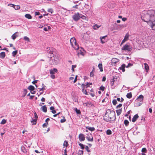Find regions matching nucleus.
Wrapping results in <instances>:
<instances>
[{
	"label": "nucleus",
	"mask_w": 155,
	"mask_h": 155,
	"mask_svg": "<svg viewBox=\"0 0 155 155\" xmlns=\"http://www.w3.org/2000/svg\"><path fill=\"white\" fill-rule=\"evenodd\" d=\"M141 18L144 21L151 22V27L155 30V11L153 10L144 11L142 13Z\"/></svg>",
	"instance_id": "1"
},
{
	"label": "nucleus",
	"mask_w": 155,
	"mask_h": 155,
	"mask_svg": "<svg viewBox=\"0 0 155 155\" xmlns=\"http://www.w3.org/2000/svg\"><path fill=\"white\" fill-rule=\"evenodd\" d=\"M104 119L107 121H113L116 120L115 113L113 111H107L104 116Z\"/></svg>",
	"instance_id": "2"
},
{
	"label": "nucleus",
	"mask_w": 155,
	"mask_h": 155,
	"mask_svg": "<svg viewBox=\"0 0 155 155\" xmlns=\"http://www.w3.org/2000/svg\"><path fill=\"white\" fill-rule=\"evenodd\" d=\"M70 43L72 47L75 50L79 48V45L76 42V39L74 37L72 38L70 40Z\"/></svg>",
	"instance_id": "3"
},
{
	"label": "nucleus",
	"mask_w": 155,
	"mask_h": 155,
	"mask_svg": "<svg viewBox=\"0 0 155 155\" xmlns=\"http://www.w3.org/2000/svg\"><path fill=\"white\" fill-rule=\"evenodd\" d=\"M53 59L51 57L50 60V63L51 64L56 65L58 63L59 60L57 58L54 57V61H51V60L52 61Z\"/></svg>",
	"instance_id": "4"
},
{
	"label": "nucleus",
	"mask_w": 155,
	"mask_h": 155,
	"mask_svg": "<svg viewBox=\"0 0 155 155\" xmlns=\"http://www.w3.org/2000/svg\"><path fill=\"white\" fill-rule=\"evenodd\" d=\"M72 18L75 21H78L80 19V15L79 12L75 13L72 16Z\"/></svg>",
	"instance_id": "5"
},
{
	"label": "nucleus",
	"mask_w": 155,
	"mask_h": 155,
	"mask_svg": "<svg viewBox=\"0 0 155 155\" xmlns=\"http://www.w3.org/2000/svg\"><path fill=\"white\" fill-rule=\"evenodd\" d=\"M121 49L122 50L130 51L132 50V49L130 45L126 44Z\"/></svg>",
	"instance_id": "6"
},
{
	"label": "nucleus",
	"mask_w": 155,
	"mask_h": 155,
	"mask_svg": "<svg viewBox=\"0 0 155 155\" xmlns=\"http://www.w3.org/2000/svg\"><path fill=\"white\" fill-rule=\"evenodd\" d=\"M77 52L78 55L79 56L80 55L84 56V53L83 52L84 49L82 48H79L77 49Z\"/></svg>",
	"instance_id": "7"
},
{
	"label": "nucleus",
	"mask_w": 155,
	"mask_h": 155,
	"mask_svg": "<svg viewBox=\"0 0 155 155\" xmlns=\"http://www.w3.org/2000/svg\"><path fill=\"white\" fill-rule=\"evenodd\" d=\"M143 96L142 95H140L137 98V100L139 101L141 103H140V104L139 105V106L141 104H142V102L143 100Z\"/></svg>",
	"instance_id": "8"
},
{
	"label": "nucleus",
	"mask_w": 155,
	"mask_h": 155,
	"mask_svg": "<svg viewBox=\"0 0 155 155\" xmlns=\"http://www.w3.org/2000/svg\"><path fill=\"white\" fill-rule=\"evenodd\" d=\"M119 61V60L118 59L115 58H113L111 60V64L112 65H114L115 64L118 62Z\"/></svg>",
	"instance_id": "9"
},
{
	"label": "nucleus",
	"mask_w": 155,
	"mask_h": 155,
	"mask_svg": "<svg viewBox=\"0 0 155 155\" xmlns=\"http://www.w3.org/2000/svg\"><path fill=\"white\" fill-rule=\"evenodd\" d=\"M78 138L80 141H84L85 139L84 135L82 134H79Z\"/></svg>",
	"instance_id": "10"
},
{
	"label": "nucleus",
	"mask_w": 155,
	"mask_h": 155,
	"mask_svg": "<svg viewBox=\"0 0 155 155\" xmlns=\"http://www.w3.org/2000/svg\"><path fill=\"white\" fill-rule=\"evenodd\" d=\"M58 71L56 68H54L53 69H51L50 70V74H54L55 73H57Z\"/></svg>",
	"instance_id": "11"
},
{
	"label": "nucleus",
	"mask_w": 155,
	"mask_h": 155,
	"mask_svg": "<svg viewBox=\"0 0 155 155\" xmlns=\"http://www.w3.org/2000/svg\"><path fill=\"white\" fill-rule=\"evenodd\" d=\"M138 117L139 116L137 114L135 115L133 117L132 120V121L133 122H135L137 120Z\"/></svg>",
	"instance_id": "12"
},
{
	"label": "nucleus",
	"mask_w": 155,
	"mask_h": 155,
	"mask_svg": "<svg viewBox=\"0 0 155 155\" xmlns=\"http://www.w3.org/2000/svg\"><path fill=\"white\" fill-rule=\"evenodd\" d=\"M86 138L89 141H93V138L91 134H90V136L86 137Z\"/></svg>",
	"instance_id": "13"
},
{
	"label": "nucleus",
	"mask_w": 155,
	"mask_h": 155,
	"mask_svg": "<svg viewBox=\"0 0 155 155\" xmlns=\"http://www.w3.org/2000/svg\"><path fill=\"white\" fill-rule=\"evenodd\" d=\"M125 65L124 64H123L119 68V69L122 70L123 72L125 71Z\"/></svg>",
	"instance_id": "14"
},
{
	"label": "nucleus",
	"mask_w": 155,
	"mask_h": 155,
	"mask_svg": "<svg viewBox=\"0 0 155 155\" xmlns=\"http://www.w3.org/2000/svg\"><path fill=\"white\" fill-rule=\"evenodd\" d=\"M48 50L47 51V52L51 54H53V50L52 48H47Z\"/></svg>",
	"instance_id": "15"
},
{
	"label": "nucleus",
	"mask_w": 155,
	"mask_h": 155,
	"mask_svg": "<svg viewBox=\"0 0 155 155\" xmlns=\"http://www.w3.org/2000/svg\"><path fill=\"white\" fill-rule=\"evenodd\" d=\"M5 53L2 52L0 53V58L3 59L5 58Z\"/></svg>",
	"instance_id": "16"
},
{
	"label": "nucleus",
	"mask_w": 155,
	"mask_h": 155,
	"mask_svg": "<svg viewBox=\"0 0 155 155\" xmlns=\"http://www.w3.org/2000/svg\"><path fill=\"white\" fill-rule=\"evenodd\" d=\"M25 17L28 19H31L32 18V16L30 14H27L25 15Z\"/></svg>",
	"instance_id": "17"
},
{
	"label": "nucleus",
	"mask_w": 155,
	"mask_h": 155,
	"mask_svg": "<svg viewBox=\"0 0 155 155\" xmlns=\"http://www.w3.org/2000/svg\"><path fill=\"white\" fill-rule=\"evenodd\" d=\"M41 109L42 111L45 112H46L47 111V108L46 105L43 106L41 107Z\"/></svg>",
	"instance_id": "18"
},
{
	"label": "nucleus",
	"mask_w": 155,
	"mask_h": 155,
	"mask_svg": "<svg viewBox=\"0 0 155 155\" xmlns=\"http://www.w3.org/2000/svg\"><path fill=\"white\" fill-rule=\"evenodd\" d=\"M107 37V35L104 36L103 37H100V39L101 40V42L102 44H104L105 43V41L103 40V39H104L105 38Z\"/></svg>",
	"instance_id": "19"
},
{
	"label": "nucleus",
	"mask_w": 155,
	"mask_h": 155,
	"mask_svg": "<svg viewBox=\"0 0 155 155\" xmlns=\"http://www.w3.org/2000/svg\"><path fill=\"white\" fill-rule=\"evenodd\" d=\"M98 67L100 69V71L101 72H102L103 71L102 64H101V63L99 64L98 65Z\"/></svg>",
	"instance_id": "20"
},
{
	"label": "nucleus",
	"mask_w": 155,
	"mask_h": 155,
	"mask_svg": "<svg viewBox=\"0 0 155 155\" xmlns=\"http://www.w3.org/2000/svg\"><path fill=\"white\" fill-rule=\"evenodd\" d=\"M121 112H122V109H120L119 110H116V113H117V116H119V115H120L121 114Z\"/></svg>",
	"instance_id": "21"
},
{
	"label": "nucleus",
	"mask_w": 155,
	"mask_h": 155,
	"mask_svg": "<svg viewBox=\"0 0 155 155\" xmlns=\"http://www.w3.org/2000/svg\"><path fill=\"white\" fill-rule=\"evenodd\" d=\"M28 89L31 91L35 89V87L32 85H30L28 87Z\"/></svg>",
	"instance_id": "22"
},
{
	"label": "nucleus",
	"mask_w": 155,
	"mask_h": 155,
	"mask_svg": "<svg viewBox=\"0 0 155 155\" xmlns=\"http://www.w3.org/2000/svg\"><path fill=\"white\" fill-rule=\"evenodd\" d=\"M21 151L24 153H26V150H25V147L23 146H21Z\"/></svg>",
	"instance_id": "23"
},
{
	"label": "nucleus",
	"mask_w": 155,
	"mask_h": 155,
	"mask_svg": "<svg viewBox=\"0 0 155 155\" xmlns=\"http://www.w3.org/2000/svg\"><path fill=\"white\" fill-rule=\"evenodd\" d=\"M127 97L128 98L130 99L132 97V94L131 92L128 93L126 95Z\"/></svg>",
	"instance_id": "24"
},
{
	"label": "nucleus",
	"mask_w": 155,
	"mask_h": 155,
	"mask_svg": "<svg viewBox=\"0 0 155 155\" xmlns=\"http://www.w3.org/2000/svg\"><path fill=\"white\" fill-rule=\"evenodd\" d=\"M32 120L31 121V123L32 125H35L37 123V120H35V119H33L32 118Z\"/></svg>",
	"instance_id": "25"
},
{
	"label": "nucleus",
	"mask_w": 155,
	"mask_h": 155,
	"mask_svg": "<svg viewBox=\"0 0 155 155\" xmlns=\"http://www.w3.org/2000/svg\"><path fill=\"white\" fill-rule=\"evenodd\" d=\"M114 79L115 78H113L110 81V84L112 86H113L114 84V82L115 81Z\"/></svg>",
	"instance_id": "26"
},
{
	"label": "nucleus",
	"mask_w": 155,
	"mask_h": 155,
	"mask_svg": "<svg viewBox=\"0 0 155 155\" xmlns=\"http://www.w3.org/2000/svg\"><path fill=\"white\" fill-rule=\"evenodd\" d=\"M144 65L145 70L147 71L149 69V67L147 64L146 63H144Z\"/></svg>",
	"instance_id": "27"
},
{
	"label": "nucleus",
	"mask_w": 155,
	"mask_h": 155,
	"mask_svg": "<svg viewBox=\"0 0 155 155\" xmlns=\"http://www.w3.org/2000/svg\"><path fill=\"white\" fill-rule=\"evenodd\" d=\"M86 128L88 129L89 130L91 131H94L95 130V128L93 127H86Z\"/></svg>",
	"instance_id": "28"
},
{
	"label": "nucleus",
	"mask_w": 155,
	"mask_h": 155,
	"mask_svg": "<svg viewBox=\"0 0 155 155\" xmlns=\"http://www.w3.org/2000/svg\"><path fill=\"white\" fill-rule=\"evenodd\" d=\"M17 33V32H16L15 33L12 35V37L13 40H15L16 38V37L18 36V35H16V34Z\"/></svg>",
	"instance_id": "29"
},
{
	"label": "nucleus",
	"mask_w": 155,
	"mask_h": 155,
	"mask_svg": "<svg viewBox=\"0 0 155 155\" xmlns=\"http://www.w3.org/2000/svg\"><path fill=\"white\" fill-rule=\"evenodd\" d=\"M129 122L127 120H125L124 121V124L126 126H127L129 124Z\"/></svg>",
	"instance_id": "30"
},
{
	"label": "nucleus",
	"mask_w": 155,
	"mask_h": 155,
	"mask_svg": "<svg viewBox=\"0 0 155 155\" xmlns=\"http://www.w3.org/2000/svg\"><path fill=\"white\" fill-rule=\"evenodd\" d=\"M129 34L128 33H127L126 35L124 37V39H125V40H126L127 41L128 40V38L129 37Z\"/></svg>",
	"instance_id": "31"
},
{
	"label": "nucleus",
	"mask_w": 155,
	"mask_h": 155,
	"mask_svg": "<svg viewBox=\"0 0 155 155\" xmlns=\"http://www.w3.org/2000/svg\"><path fill=\"white\" fill-rule=\"evenodd\" d=\"M106 134L107 135H110L112 134V132L110 130H107Z\"/></svg>",
	"instance_id": "32"
},
{
	"label": "nucleus",
	"mask_w": 155,
	"mask_h": 155,
	"mask_svg": "<svg viewBox=\"0 0 155 155\" xmlns=\"http://www.w3.org/2000/svg\"><path fill=\"white\" fill-rule=\"evenodd\" d=\"M43 87L41 88H39L40 89L39 91H44L45 90V86L44 85V84H42Z\"/></svg>",
	"instance_id": "33"
},
{
	"label": "nucleus",
	"mask_w": 155,
	"mask_h": 155,
	"mask_svg": "<svg viewBox=\"0 0 155 155\" xmlns=\"http://www.w3.org/2000/svg\"><path fill=\"white\" fill-rule=\"evenodd\" d=\"M80 18H81L83 20H86V17L82 14L80 15Z\"/></svg>",
	"instance_id": "34"
},
{
	"label": "nucleus",
	"mask_w": 155,
	"mask_h": 155,
	"mask_svg": "<svg viewBox=\"0 0 155 155\" xmlns=\"http://www.w3.org/2000/svg\"><path fill=\"white\" fill-rule=\"evenodd\" d=\"M6 122V121L5 119H3L0 123V124H4Z\"/></svg>",
	"instance_id": "35"
},
{
	"label": "nucleus",
	"mask_w": 155,
	"mask_h": 155,
	"mask_svg": "<svg viewBox=\"0 0 155 155\" xmlns=\"http://www.w3.org/2000/svg\"><path fill=\"white\" fill-rule=\"evenodd\" d=\"M100 26H99L97 24L94 25V29H97L100 27Z\"/></svg>",
	"instance_id": "36"
},
{
	"label": "nucleus",
	"mask_w": 155,
	"mask_h": 155,
	"mask_svg": "<svg viewBox=\"0 0 155 155\" xmlns=\"http://www.w3.org/2000/svg\"><path fill=\"white\" fill-rule=\"evenodd\" d=\"M18 52L17 50H16L15 51H13L12 53V55L14 57H15L17 54Z\"/></svg>",
	"instance_id": "37"
},
{
	"label": "nucleus",
	"mask_w": 155,
	"mask_h": 155,
	"mask_svg": "<svg viewBox=\"0 0 155 155\" xmlns=\"http://www.w3.org/2000/svg\"><path fill=\"white\" fill-rule=\"evenodd\" d=\"M68 145V142L66 141H65L63 143V146H65L66 147H67Z\"/></svg>",
	"instance_id": "38"
},
{
	"label": "nucleus",
	"mask_w": 155,
	"mask_h": 155,
	"mask_svg": "<svg viewBox=\"0 0 155 155\" xmlns=\"http://www.w3.org/2000/svg\"><path fill=\"white\" fill-rule=\"evenodd\" d=\"M47 11L48 12H50L51 14H52L53 12V9L51 8L48 9Z\"/></svg>",
	"instance_id": "39"
},
{
	"label": "nucleus",
	"mask_w": 155,
	"mask_h": 155,
	"mask_svg": "<svg viewBox=\"0 0 155 155\" xmlns=\"http://www.w3.org/2000/svg\"><path fill=\"white\" fill-rule=\"evenodd\" d=\"M24 40L28 41H30V39L27 36H25L24 37Z\"/></svg>",
	"instance_id": "40"
},
{
	"label": "nucleus",
	"mask_w": 155,
	"mask_h": 155,
	"mask_svg": "<svg viewBox=\"0 0 155 155\" xmlns=\"http://www.w3.org/2000/svg\"><path fill=\"white\" fill-rule=\"evenodd\" d=\"M34 114L35 116V118L34 119H35V120H37L38 118V117L36 113L35 112L34 113Z\"/></svg>",
	"instance_id": "41"
},
{
	"label": "nucleus",
	"mask_w": 155,
	"mask_h": 155,
	"mask_svg": "<svg viewBox=\"0 0 155 155\" xmlns=\"http://www.w3.org/2000/svg\"><path fill=\"white\" fill-rule=\"evenodd\" d=\"M14 8L15 10H18L20 8V7L19 5H15Z\"/></svg>",
	"instance_id": "42"
},
{
	"label": "nucleus",
	"mask_w": 155,
	"mask_h": 155,
	"mask_svg": "<svg viewBox=\"0 0 155 155\" xmlns=\"http://www.w3.org/2000/svg\"><path fill=\"white\" fill-rule=\"evenodd\" d=\"M66 121V120L65 119V117H63V119H61L60 120V122L61 123H64Z\"/></svg>",
	"instance_id": "43"
},
{
	"label": "nucleus",
	"mask_w": 155,
	"mask_h": 155,
	"mask_svg": "<svg viewBox=\"0 0 155 155\" xmlns=\"http://www.w3.org/2000/svg\"><path fill=\"white\" fill-rule=\"evenodd\" d=\"M85 87V85L84 84H82L81 87V88L82 89V91H84V89Z\"/></svg>",
	"instance_id": "44"
},
{
	"label": "nucleus",
	"mask_w": 155,
	"mask_h": 155,
	"mask_svg": "<svg viewBox=\"0 0 155 155\" xmlns=\"http://www.w3.org/2000/svg\"><path fill=\"white\" fill-rule=\"evenodd\" d=\"M75 111L78 114H80L81 113L80 110H79L77 109L76 108H75Z\"/></svg>",
	"instance_id": "45"
},
{
	"label": "nucleus",
	"mask_w": 155,
	"mask_h": 155,
	"mask_svg": "<svg viewBox=\"0 0 155 155\" xmlns=\"http://www.w3.org/2000/svg\"><path fill=\"white\" fill-rule=\"evenodd\" d=\"M79 145L81 147V148L82 149H84V145L81 143L79 144Z\"/></svg>",
	"instance_id": "46"
},
{
	"label": "nucleus",
	"mask_w": 155,
	"mask_h": 155,
	"mask_svg": "<svg viewBox=\"0 0 155 155\" xmlns=\"http://www.w3.org/2000/svg\"><path fill=\"white\" fill-rule=\"evenodd\" d=\"M48 124V122H46L44 124L42 125L43 127H47V125Z\"/></svg>",
	"instance_id": "47"
},
{
	"label": "nucleus",
	"mask_w": 155,
	"mask_h": 155,
	"mask_svg": "<svg viewBox=\"0 0 155 155\" xmlns=\"http://www.w3.org/2000/svg\"><path fill=\"white\" fill-rule=\"evenodd\" d=\"M112 103L114 105H115L117 103V100L115 99L113 100L112 101Z\"/></svg>",
	"instance_id": "48"
},
{
	"label": "nucleus",
	"mask_w": 155,
	"mask_h": 155,
	"mask_svg": "<svg viewBox=\"0 0 155 155\" xmlns=\"http://www.w3.org/2000/svg\"><path fill=\"white\" fill-rule=\"evenodd\" d=\"M141 151L142 152L146 153L147 150L145 148H143L142 149Z\"/></svg>",
	"instance_id": "49"
},
{
	"label": "nucleus",
	"mask_w": 155,
	"mask_h": 155,
	"mask_svg": "<svg viewBox=\"0 0 155 155\" xmlns=\"http://www.w3.org/2000/svg\"><path fill=\"white\" fill-rule=\"evenodd\" d=\"M27 92V91L26 89H24L23 91V94H24V97H25L26 94Z\"/></svg>",
	"instance_id": "50"
},
{
	"label": "nucleus",
	"mask_w": 155,
	"mask_h": 155,
	"mask_svg": "<svg viewBox=\"0 0 155 155\" xmlns=\"http://www.w3.org/2000/svg\"><path fill=\"white\" fill-rule=\"evenodd\" d=\"M76 67V65H72V70L73 71V72H74V68H75Z\"/></svg>",
	"instance_id": "51"
},
{
	"label": "nucleus",
	"mask_w": 155,
	"mask_h": 155,
	"mask_svg": "<svg viewBox=\"0 0 155 155\" xmlns=\"http://www.w3.org/2000/svg\"><path fill=\"white\" fill-rule=\"evenodd\" d=\"M85 149L88 152H90V150L89 149V147L87 146H86L85 147Z\"/></svg>",
	"instance_id": "52"
},
{
	"label": "nucleus",
	"mask_w": 155,
	"mask_h": 155,
	"mask_svg": "<svg viewBox=\"0 0 155 155\" xmlns=\"http://www.w3.org/2000/svg\"><path fill=\"white\" fill-rule=\"evenodd\" d=\"M50 77L53 79H54L55 78V75L54 74H51Z\"/></svg>",
	"instance_id": "53"
},
{
	"label": "nucleus",
	"mask_w": 155,
	"mask_h": 155,
	"mask_svg": "<svg viewBox=\"0 0 155 155\" xmlns=\"http://www.w3.org/2000/svg\"><path fill=\"white\" fill-rule=\"evenodd\" d=\"M77 75H76L74 81V83H75L77 81Z\"/></svg>",
	"instance_id": "54"
},
{
	"label": "nucleus",
	"mask_w": 155,
	"mask_h": 155,
	"mask_svg": "<svg viewBox=\"0 0 155 155\" xmlns=\"http://www.w3.org/2000/svg\"><path fill=\"white\" fill-rule=\"evenodd\" d=\"M133 65V64H132L131 63H129L128 65L126 67L127 68H128L130 66H132V65Z\"/></svg>",
	"instance_id": "55"
},
{
	"label": "nucleus",
	"mask_w": 155,
	"mask_h": 155,
	"mask_svg": "<svg viewBox=\"0 0 155 155\" xmlns=\"http://www.w3.org/2000/svg\"><path fill=\"white\" fill-rule=\"evenodd\" d=\"M105 87H104L101 86L100 87V89L102 91H104V90Z\"/></svg>",
	"instance_id": "56"
},
{
	"label": "nucleus",
	"mask_w": 155,
	"mask_h": 155,
	"mask_svg": "<svg viewBox=\"0 0 155 155\" xmlns=\"http://www.w3.org/2000/svg\"><path fill=\"white\" fill-rule=\"evenodd\" d=\"M94 75V73L93 72H91L90 74V76L91 77H93Z\"/></svg>",
	"instance_id": "57"
},
{
	"label": "nucleus",
	"mask_w": 155,
	"mask_h": 155,
	"mask_svg": "<svg viewBox=\"0 0 155 155\" xmlns=\"http://www.w3.org/2000/svg\"><path fill=\"white\" fill-rule=\"evenodd\" d=\"M37 27L38 28H42L43 27V26L40 24H39L38 25Z\"/></svg>",
	"instance_id": "58"
},
{
	"label": "nucleus",
	"mask_w": 155,
	"mask_h": 155,
	"mask_svg": "<svg viewBox=\"0 0 155 155\" xmlns=\"http://www.w3.org/2000/svg\"><path fill=\"white\" fill-rule=\"evenodd\" d=\"M40 12H35V14L36 15H40Z\"/></svg>",
	"instance_id": "59"
},
{
	"label": "nucleus",
	"mask_w": 155,
	"mask_h": 155,
	"mask_svg": "<svg viewBox=\"0 0 155 155\" xmlns=\"http://www.w3.org/2000/svg\"><path fill=\"white\" fill-rule=\"evenodd\" d=\"M122 106V104H120L117 106V108H119L121 107Z\"/></svg>",
	"instance_id": "60"
},
{
	"label": "nucleus",
	"mask_w": 155,
	"mask_h": 155,
	"mask_svg": "<svg viewBox=\"0 0 155 155\" xmlns=\"http://www.w3.org/2000/svg\"><path fill=\"white\" fill-rule=\"evenodd\" d=\"M106 80V77L105 76L103 77V78H102V81H105Z\"/></svg>",
	"instance_id": "61"
},
{
	"label": "nucleus",
	"mask_w": 155,
	"mask_h": 155,
	"mask_svg": "<svg viewBox=\"0 0 155 155\" xmlns=\"http://www.w3.org/2000/svg\"><path fill=\"white\" fill-rule=\"evenodd\" d=\"M50 110H54V107L53 106H51L50 108Z\"/></svg>",
	"instance_id": "62"
},
{
	"label": "nucleus",
	"mask_w": 155,
	"mask_h": 155,
	"mask_svg": "<svg viewBox=\"0 0 155 155\" xmlns=\"http://www.w3.org/2000/svg\"><path fill=\"white\" fill-rule=\"evenodd\" d=\"M82 91V92H83V93L84 94H86V95L87 94V91H86V90H84V91Z\"/></svg>",
	"instance_id": "63"
},
{
	"label": "nucleus",
	"mask_w": 155,
	"mask_h": 155,
	"mask_svg": "<svg viewBox=\"0 0 155 155\" xmlns=\"http://www.w3.org/2000/svg\"><path fill=\"white\" fill-rule=\"evenodd\" d=\"M78 5H76L74 6H73V8H78Z\"/></svg>",
	"instance_id": "64"
}]
</instances>
